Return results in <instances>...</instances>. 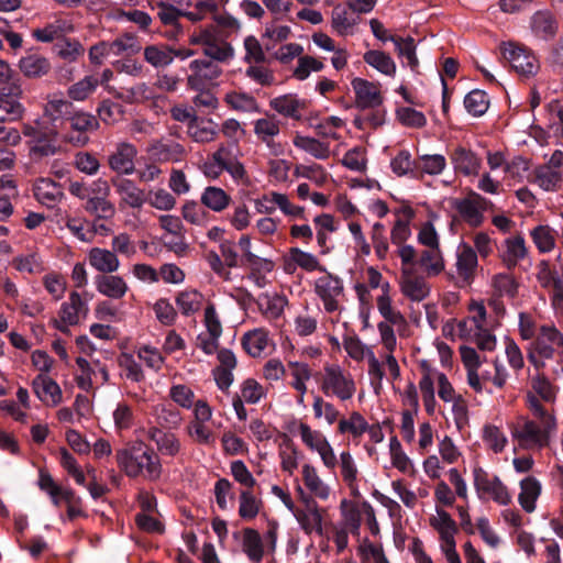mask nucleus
Returning <instances> with one entry per match:
<instances>
[{"instance_id":"nucleus-1","label":"nucleus","mask_w":563,"mask_h":563,"mask_svg":"<svg viewBox=\"0 0 563 563\" xmlns=\"http://www.w3.org/2000/svg\"><path fill=\"white\" fill-rule=\"evenodd\" d=\"M525 405L528 413L519 415L509 427L514 443L526 451L550 448L558 431L554 410L547 408L532 393H527Z\"/></svg>"},{"instance_id":"nucleus-2","label":"nucleus","mask_w":563,"mask_h":563,"mask_svg":"<svg viewBox=\"0 0 563 563\" xmlns=\"http://www.w3.org/2000/svg\"><path fill=\"white\" fill-rule=\"evenodd\" d=\"M118 467L129 477L157 482L163 475L161 456L143 442H135L115 451Z\"/></svg>"},{"instance_id":"nucleus-3","label":"nucleus","mask_w":563,"mask_h":563,"mask_svg":"<svg viewBox=\"0 0 563 563\" xmlns=\"http://www.w3.org/2000/svg\"><path fill=\"white\" fill-rule=\"evenodd\" d=\"M554 358L563 371V332L553 323L542 324L528 349V361L536 371H542L547 361Z\"/></svg>"},{"instance_id":"nucleus-4","label":"nucleus","mask_w":563,"mask_h":563,"mask_svg":"<svg viewBox=\"0 0 563 563\" xmlns=\"http://www.w3.org/2000/svg\"><path fill=\"white\" fill-rule=\"evenodd\" d=\"M321 393L344 402L351 400L356 393L353 375L339 364H325L319 379Z\"/></svg>"},{"instance_id":"nucleus-5","label":"nucleus","mask_w":563,"mask_h":563,"mask_svg":"<svg viewBox=\"0 0 563 563\" xmlns=\"http://www.w3.org/2000/svg\"><path fill=\"white\" fill-rule=\"evenodd\" d=\"M429 526L439 536V548L446 563H462L456 550L455 536L459 526L452 516L441 507H435V514L430 516Z\"/></svg>"},{"instance_id":"nucleus-6","label":"nucleus","mask_w":563,"mask_h":563,"mask_svg":"<svg viewBox=\"0 0 563 563\" xmlns=\"http://www.w3.org/2000/svg\"><path fill=\"white\" fill-rule=\"evenodd\" d=\"M289 431L299 437L305 448L317 453L324 467H332L335 462V451L325 434L302 420H295Z\"/></svg>"},{"instance_id":"nucleus-7","label":"nucleus","mask_w":563,"mask_h":563,"mask_svg":"<svg viewBox=\"0 0 563 563\" xmlns=\"http://www.w3.org/2000/svg\"><path fill=\"white\" fill-rule=\"evenodd\" d=\"M189 42L202 46L203 54L216 62H227L234 55L233 47L219 36L214 24L195 29L189 36Z\"/></svg>"},{"instance_id":"nucleus-8","label":"nucleus","mask_w":563,"mask_h":563,"mask_svg":"<svg viewBox=\"0 0 563 563\" xmlns=\"http://www.w3.org/2000/svg\"><path fill=\"white\" fill-rule=\"evenodd\" d=\"M377 310L384 319L377 323L384 352L394 353L397 347V338L394 327L400 332L401 329L408 325V322L401 311L394 307V303H389L387 298L379 300Z\"/></svg>"},{"instance_id":"nucleus-9","label":"nucleus","mask_w":563,"mask_h":563,"mask_svg":"<svg viewBox=\"0 0 563 563\" xmlns=\"http://www.w3.org/2000/svg\"><path fill=\"white\" fill-rule=\"evenodd\" d=\"M473 479L478 498L490 499L500 506H508L511 503V493L499 476L481 466H475L473 468Z\"/></svg>"},{"instance_id":"nucleus-10","label":"nucleus","mask_w":563,"mask_h":563,"mask_svg":"<svg viewBox=\"0 0 563 563\" xmlns=\"http://www.w3.org/2000/svg\"><path fill=\"white\" fill-rule=\"evenodd\" d=\"M367 374L369 385L376 395L383 390L384 378L390 383L399 380L401 377V369L397 358L393 352H382L379 355H371L367 363Z\"/></svg>"},{"instance_id":"nucleus-11","label":"nucleus","mask_w":563,"mask_h":563,"mask_svg":"<svg viewBox=\"0 0 563 563\" xmlns=\"http://www.w3.org/2000/svg\"><path fill=\"white\" fill-rule=\"evenodd\" d=\"M323 273L314 279L313 291L321 300L324 311L332 313L341 309L344 298V284L339 276L329 273L327 269Z\"/></svg>"},{"instance_id":"nucleus-12","label":"nucleus","mask_w":563,"mask_h":563,"mask_svg":"<svg viewBox=\"0 0 563 563\" xmlns=\"http://www.w3.org/2000/svg\"><path fill=\"white\" fill-rule=\"evenodd\" d=\"M194 418L186 427L188 437L199 445L213 446L216 443V433L208 426L211 420L213 410L206 399H199Z\"/></svg>"},{"instance_id":"nucleus-13","label":"nucleus","mask_w":563,"mask_h":563,"mask_svg":"<svg viewBox=\"0 0 563 563\" xmlns=\"http://www.w3.org/2000/svg\"><path fill=\"white\" fill-rule=\"evenodd\" d=\"M490 202L479 194L471 190L464 198H456L452 207L459 214L462 222L470 228H479L485 221V211Z\"/></svg>"},{"instance_id":"nucleus-14","label":"nucleus","mask_w":563,"mask_h":563,"mask_svg":"<svg viewBox=\"0 0 563 563\" xmlns=\"http://www.w3.org/2000/svg\"><path fill=\"white\" fill-rule=\"evenodd\" d=\"M296 490L300 495L301 501L305 503V508H297L295 506L294 510L290 511L294 514L300 528L306 534L317 533L320 537L323 536L322 522L325 509L311 499L301 486H297Z\"/></svg>"},{"instance_id":"nucleus-15","label":"nucleus","mask_w":563,"mask_h":563,"mask_svg":"<svg viewBox=\"0 0 563 563\" xmlns=\"http://www.w3.org/2000/svg\"><path fill=\"white\" fill-rule=\"evenodd\" d=\"M336 467L342 483L349 489L350 496L360 498L362 496L361 485L362 483H366V481L362 475L353 454L346 450L341 451L339 455L335 454V462L333 466L325 468L330 472H334Z\"/></svg>"},{"instance_id":"nucleus-16","label":"nucleus","mask_w":563,"mask_h":563,"mask_svg":"<svg viewBox=\"0 0 563 563\" xmlns=\"http://www.w3.org/2000/svg\"><path fill=\"white\" fill-rule=\"evenodd\" d=\"M89 308L87 301L77 291H71L68 300L63 302L56 318L52 319V324L60 332H68L70 327L77 325L88 314Z\"/></svg>"},{"instance_id":"nucleus-17","label":"nucleus","mask_w":563,"mask_h":563,"mask_svg":"<svg viewBox=\"0 0 563 563\" xmlns=\"http://www.w3.org/2000/svg\"><path fill=\"white\" fill-rule=\"evenodd\" d=\"M253 132L256 139L266 145L274 156L283 155L285 146L278 141L282 131V121L275 115L266 113L265 117L253 122Z\"/></svg>"},{"instance_id":"nucleus-18","label":"nucleus","mask_w":563,"mask_h":563,"mask_svg":"<svg viewBox=\"0 0 563 563\" xmlns=\"http://www.w3.org/2000/svg\"><path fill=\"white\" fill-rule=\"evenodd\" d=\"M501 52L515 71L520 76L528 78L538 73L540 68L539 60L527 47L509 42L503 44Z\"/></svg>"},{"instance_id":"nucleus-19","label":"nucleus","mask_w":563,"mask_h":563,"mask_svg":"<svg viewBox=\"0 0 563 563\" xmlns=\"http://www.w3.org/2000/svg\"><path fill=\"white\" fill-rule=\"evenodd\" d=\"M563 180V152L556 150L549 162L534 169V183L545 191H555Z\"/></svg>"},{"instance_id":"nucleus-20","label":"nucleus","mask_w":563,"mask_h":563,"mask_svg":"<svg viewBox=\"0 0 563 563\" xmlns=\"http://www.w3.org/2000/svg\"><path fill=\"white\" fill-rule=\"evenodd\" d=\"M22 134L30 139V154L37 158L53 156L58 151L54 140L40 128L38 122L23 123Z\"/></svg>"},{"instance_id":"nucleus-21","label":"nucleus","mask_w":563,"mask_h":563,"mask_svg":"<svg viewBox=\"0 0 563 563\" xmlns=\"http://www.w3.org/2000/svg\"><path fill=\"white\" fill-rule=\"evenodd\" d=\"M351 86L355 93V104L357 108L374 109L382 106L384 97L379 82L356 77L351 81Z\"/></svg>"},{"instance_id":"nucleus-22","label":"nucleus","mask_w":563,"mask_h":563,"mask_svg":"<svg viewBox=\"0 0 563 563\" xmlns=\"http://www.w3.org/2000/svg\"><path fill=\"white\" fill-rule=\"evenodd\" d=\"M421 376L418 383V388L421 394L422 404L428 416H434L438 401L435 398V387L438 388L439 369L432 367L428 362L423 361L420 364Z\"/></svg>"},{"instance_id":"nucleus-23","label":"nucleus","mask_w":563,"mask_h":563,"mask_svg":"<svg viewBox=\"0 0 563 563\" xmlns=\"http://www.w3.org/2000/svg\"><path fill=\"white\" fill-rule=\"evenodd\" d=\"M137 148L130 142H119L108 156V166L118 175H132L135 172Z\"/></svg>"},{"instance_id":"nucleus-24","label":"nucleus","mask_w":563,"mask_h":563,"mask_svg":"<svg viewBox=\"0 0 563 563\" xmlns=\"http://www.w3.org/2000/svg\"><path fill=\"white\" fill-rule=\"evenodd\" d=\"M190 74L187 77V85L192 90H200L221 75V68L216 60L201 58L189 64Z\"/></svg>"},{"instance_id":"nucleus-25","label":"nucleus","mask_w":563,"mask_h":563,"mask_svg":"<svg viewBox=\"0 0 563 563\" xmlns=\"http://www.w3.org/2000/svg\"><path fill=\"white\" fill-rule=\"evenodd\" d=\"M150 156L159 163H179L188 154L185 145L170 139L154 140L147 147Z\"/></svg>"},{"instance_id":"nucleus-26","label":"nucleus","mask_w":563,"mask_h":563,"mask_svg":"<svg viewBox=\"0 0 563 563\" xmlns=\"http://www.w3.org/2000/svg\"><path fill=\"white\" fill-rule=\"evenodd\" d=\"M23 95L21 84L0 87V117L9 121H19L24 117L25 108L20 102Z\"/></svg>"},{"instance_id":"nucleus-27","label":"nucleus","mask_w":563,"mask_h":563,"mask_svg":"<svg viewBox=\"0 0 563 563\" xmlns=\"http://www.w3.org/2000/svg\"><path fill=\"white\" fill-rule=\"evenodd\" d=\"M75 32L74 19L70 14L57 15L43 27L32 31V36L42 43H51L60 40L67 34Z\"/></svg>"},{"instance_id":"nucleus-28","label":"nucleus","mask_w":563,"mask_h":563,"mask_svg":"<svg viewBox=\"0 0 563 563\" xmlns=\"http://www.w3.org/2000/svg\"><path fill=\"white\" fill-rule=\"evenodd\" d=\"M146 437L155 444V452L158 455L176 457L181 452V442L174 432L164 430L158 426H150L146 430Z\"/></svg>"},{"instance_id":"nucleus-29","label":"nucleus","mask_w":563,"mask_h":563,"mask_svg":"<svg viewBox=\"0 0 563 563\" xmlns=\"http://www.w3.org/2000/svg\"><path fill=\"white\" fill-rule=\"evenodd\" d=\"M211 155L222 172H227L236 184H249L250 179L244 165L228 146L221 144Z\"/></svg>"},{"instance_id":"nucleus-30","label":"nucleus","mask_w":563,"mask_h":563,"mask_svg":"<svg viewBox=\"0 0 563 563\" xmlns=\"http://www.w3.org/2000/svg\"><path fill=\"white\" fill-rule=\"evenodd\" d=\"M451 164L456 174L476 177L482 168V158L471 148L456 146L450 154Z\"/></svg>"},{"instance_id":"nucleus-31","label":"nucleus","mask_w":563,"mask_h":563,"mask_svg":"<svg viewBox=\"0 0 563 563\" xmlns=\"http://www.w3.org/2000/svg\"><path fill=\"white\" fill-rule=\"evenodd\" d=\"M301 479L307 494L311 499L317 498L325 501L332 495L331 486L321 477L318 468L311 463H305L301 466Z\"/></svg>"},{"instance_id":"nucleus-32","label":"nucleus","mask_w":563,"mask_h":563,"mask_svg":"<svg viewBox=\"0 0 563 563\" xmlns=\"http://www.w3.org/2000/svg\"><path fill=\"white\" fill-rule=\"evenodd\" d=\"M68 121L71 130L79 133L77 136L68 139V141L76 146H85L89 141V137L85 134L99 129L98 119L93 114L85 111L71 113L68 117Z\"/></svg>"},{"instance_id":"nucleus-33","label":"nucleus","mask_w":563,"mask_h":563,"mask_svg":"<svg viewBox=\"0 0 563 563\" xmlns=\"http://www.w3.org/2000/svg\"><path fill=\"white\" fill-rule=\"evenodd\" d=\"M32 389L45 406L55 407L62 402V389L48 375L38 374L35 376L32 380Z\"/></svg>"},{"instance_id":"nucleus-34","label":"nucleus","mask_w":563,"mask_h":563,"mask_svg":"<svg viewBox=\"0 0 563 563\" xmlns=\"http://www.w3.org/2000/svg\"><path fill=\"white\" fill-rule=\"evenodd\" d=\"M542 483L533 475H527L519 482L518 504L527 514L537 509V503L542 494Z\"/></svg>"},{"instance_id":"nucleus-35","label":"nucleus","mask_w":563,"mask_h":563,"mask_svg":"<svg viewBox=\"0 0 563 563\" xmlns=\"http://www.w3.org/2000/svg\"><path fill=\"white\" fill-rule=\"evenodd\" d=\"M527 255L526 241L519 234L505 239L499 249V258L508 269L515 268Z\"/></svg>"},{"instance_id":"nucleus-36","label":"nucleus","mask_w":563,"mask_h":563,"mask_svg":"<svg viewBox=\"0 0 563 563\" xmlns=\"http://www.w3.org/2000/svg\"><path fill=\"white\" fill-rule=\"evenodd\" d=\"M32 190L35 199L47 208L57 206L64 198L62 185L51 178L36 179Z\"/></svg>"},{"instance_id":"nucleus-37","label":"nucleus","mask_w":563,"mask_h":563,"mask_svg":"<svg viewBox=\"0 0 563 563\" xmlns=\"http://www.w3.org/2000/svg\"><path fill=\"white\" fill-rule=\"evenodd\" d=\"M112 185L120 197L121 206L139 209L146 201L144 190L139 188L131 179L117 177L112 179Z\"/></svg>"},{"instance_id":"nucleus-38","label":"nucleus","mask_w":563,"mask_h":563,"mask_svg":"<svg viewBox=\"0 0 563 563\" xmlns=\"http://www.w3.org/2000/svg\"><path fill=\"white\" fill-rule=\"evenodd\" d=\"M233 538L241 541V550L251 562H262L264 556V545L258 531L253 528H244L240 532H234Z\"/></svg>"},{"instance_id":"nucleus-39","label":"nucleus","mask_w":563,"mask_h":563,"mask_svg":"<svg viewBox=\"0 0 563 563\" xmlns=\"http://www.w3.org/2000/svg\"><path fill=\"white\" fill-rule=\"evenodd\" d=\"M306 107V101L294 93L282 95L269 101V108L272 110L292 120H300Z\"/></svg>"},{"instance_id":"nucleus-40","label":"nucleus","mask_w":563,"mask_h":563,"mask_svg":"<svg viewBox=\"0 0 563 563\" xmlns=\"http://www.w3.org/2000/svg\"><path fill=\"white\" fill-rule=\"evenodd\" d=\"M18 68L24 77L38 79L51 71L52 64L46 56L38 53H30L20 58Z\"/></svg>"},{"instance_id":"nucleus-41","label":"nucleus","mask_w":563,"mask_h":563,"mask_svg":"<svg viewBox=\"0 0 563 563\" xmlns=\"http://www.w3.org/2000/svg\"><path fill=\"white\" fill-rule=\"evenodd\" d=\"M460 354L462 363L466 369V379L468 386L475 393H482L484 387L481 383V377L478 374V368L482 364L478 353L471 346L462 345L460 347Z\"/></svg>"},{"instance_id":"nucleus-42","label":"nucleus","mask_w":563,"mask_h":563,"mask_svg":"<svg viewBox=\"0 0 563 563\" xmlns=\"http://www.w3.org/2000/svg\"><path fill=\"white\" fill-rule=\"evenodd\" d=\"M400 290L406 298L417 302L422 301L430 294V287L426 279L412 275L406 268H402Z\"/></svg>"},{"instance_id":"nucleus-43","label":"nucleus","mask_w":563,"mask_h":563,"mask_svg":"<svg viewBox=\"0 0 563 563\" xmlns=\"http://www.w3.org/2000/svg\"><path fill=\"white\" fill-rule=\"evenodd\" d=\"M89 265L101 275L112 274L120 267L117 254L110 250L92 247L87 255Z\"/></svg>"},{"instance_id":"nucleus-44","label":"nucleus","mask_w":563,"mask_h":563,"mask_svg":"<svg viewBox=\"0 0 563 563\" xmlns=\"http://www.w3.org/2000/svg\"><path fill=\"white\" fill-rule=\"evenodd\" d=\"M95 285L99 294L111 299H121L129 290V286L123 277L113 275V273L98 275L95 279Z\"/></svg>"},{"instance_id":"nucleus-45","label":"nucleus","mask_w":563,"mask_h":563,"mask_svg":"<svg viewBox=\"0 0 563 563\" xmlns=\"http://www.w3.org/2000/svg\"><path fill=\"white\" fill-rule=\"evenodd\" d=\"M532 33L542 40H551L555 36L559 25L555 16L549 10H540L530 19Z\"/></svg>"},{"instance_id":"nucleus-46","label":"nucleus","mask_w":563,"mask_h":563,"mask_svg":"<svg viewBox=\"0 0 563 563\" xmlns=\"http://www.w3.org/2000/svg\"><path fill=\"white\" fill-rule=\"evenodd\" d=\"M456 272L464 280H470L477 268L478 257L475 250L462 242L456 249Z\"/></svg>"},{"instance_id":"nucleus-47","label":"nucleus","mask_w":563,"mask_h":563,"mask_svg":"<svg viewBox=\"0 0 563 563\" xmlns=\"http://www.w3.org/2000/svg\"><path fill=\"white\" fill-rule=\"evenodd\" d=\"M288 303L287 297L278 294L263 295L257 301L262 316L269 322L278 321L283 317Z\"/></svg>"},{"instance_id":"nucleus-48","label":"nucleus","mask_w":563,"mask_h":563,"mask_svg":"<svg viewBox=\"0 0 563 563\" xmlns=\"http://www.w3.org/2000/svg\"><path fill=\"white\" fill-rule=\"evenodd\" d=\"M218 124L211 119H194V122L187 125V134L197 143H211L218 137Z\"/></svg>"},{"instance_id":"nucleus-49","label":"nucleus","mask_w":563,"mask_h":563,"mask_svg":"<svg viewBox=\"0 0 563 563\" xmlns=\"http://www.w3.org/2000/svg\"><path fill=\"white\" fill-rule=\"evenodd\" d=\"M468 310L472 314L457 324L460 335L487 328V311L482 301H472L468 306Z\"/></svg>"},{"instance_id":"nucleus-50","label":"nucleus","mask_w":563,"mask_h":563,"mask_svg":"<svg viewBox=\"0 0 563 563\" xmlns=\"http://www.w3.org/2000/svg\"><path fill=\"white\" fill-rule=\"evenodd\" d=\"M446 158L442 154H422L416 158V176H438L446 168Z\"/></svg>"},{"instance_id":"nucleus-51","label":"nucleus","mask_w":563,"mask_h":563,"mask_svg":"<svg viewBox=\"0 0 563 563\" xmlns=\"http://www.w3.org/2000/svg\"><path fill=\"white\" fill-rule=\"evenodd\" d=\"M292 143L295 147L310 154L316 159L324 161L331 155L330 144L327 141L297 134Z\"/></svg>"},{"instance_id":"nucleus-52","label":"nucleus","mask_w":563,"mask_h":563,"mask_svg":"<svg viewBox=\"0 0 563 563\" xmlns=\"http://www.w3.org/2000/svg\"><path fill=\"white\" fill-rule=\"evenodd\" d=\"M367 430V421L358 411H352L347 417H341L338 422V433L349 434L356 441L360 440Z\"/></svg>"},{"instance_id":"nucleus-53","label":"nucleus","mask_w":563,"mask_h":563,"mask_svg":"<svg viewBox=\"0 0 563 563\" xmlns=\"http://www.w3.org/2000/svg\"><path fill=\"white\" fill-rule=\"evenodd\" d=\"M269 342L268 331L263 328L247 331L242 338V345L252 357L261 356L269 345Z\"/></svg>"},{"instance_id":"nucleus-54","label":"nucleus","mask_w":563,"mask_h":563,"mask_svg":"<svg viewBox=\"0 0 563 563\" xmlns=\"http://www.w3.org/2000/svg\"><path fill=\"white\" fill-rule=\"evenodd\" d=\"M143 57L154 68H164L174 62V48L166 44H152L143 49Z\"/></svg>"},{"instance_id":"nucleus-55","label":"nucleus","mask_w":563,"mask_h":563,"mask_svg":"<svg viewBox=\"0 0 563 563\" xmlns=\"http://www.w3.org/2000/svg\"><path fill=\"white\" fill-rule=\"evenodd\" d=\"M340 514L342 521L340 525L350 529L352 534H358L362 523V504L358 505L355 501L343 499L340 504Z\"/></svg>"},{"instance_id":"nucleus-56","label":"nucleus","mask_w":563,"mask_h":563,"mask_svg":"<svg viewBox=\"0 0 563 563\" xmlns=\"http://www.w3.org/2000/svg\"><path fill=\"white\" fill-rule=\"evenodd\" d=\"M364 62L380 74L394 77L396 75V63L391 56L384 51L371 49L364 53Z\"/></svg>"},{"instance_id":"nucleus-57","label":"nucleus","mask_w":563,"mask_h":563,"mask_svg":"<svg viewBox=\"0 0 563 563\" xmlns=\"http://www.w3.org/2000/svg\"><path fill=\"white\" fill-rule=\"evenodd\" d=\"M402 218H398L390 231V240L395 245L405 244L411 236L410 221L415 217V211L411 207H404L400 210Z\"/></svg>"},{"instance_id":"nucleus-58","label":"nucleus","mask_w":563,"mask_h":563,"mask_svg":"<svg viewBox=\"0 0 563 563\" xmlns=\"http://www.w3.org/2000/svg\"><path fill=\"white\" fill-rule=\"evenodd\" d=\"M12 265L23 274L37 275L45 271V262L37 251L15 256Z\"/></svg>"},{"instance_id":"nucleus-59","label":"nucleus","mask_w":563,"mask_h":563,"mask_svg":"<svg viewBox=\"0 0 563 563\" xmlns=\"http://www.w3.org/2000/svg\"><path fill=\"white\" fill-rule=\"evenodd\" d=\"M225 104L238 112L254 113L260 112L257 100L246 92L229 91L223 98Z\"/></svg>"},{"instance_id":"nucleus-60","label":"nucleus","mask_w":563,"mask_h":563,"mask_svg":"<svg viewBox=\"0 0 563 563\" xmlns=\"http://www.w3.org/2000/svg\"><path fill=\"white\" fill-rule=\"evenodd\" d=\"M76 365L79 372L75 375V382L81 390L89 393L93 389L95 382L100 384V375L88 360L78 356Z\"/></svg>"},{"instance_id":"nucleus-61","label":"nucleus","mask_w":563,"mask_h":563,"mask_svg":"<svg viewBox=\"0 0 563 563\" xmlns=\"http://www.w3.org/2000/svg\"><path fill=\"white\" fill-rule=\"evenodd\" d=\"M389 41L394 43L398 57L406 60L404 64L416 71L419 67V60L416 55L415 40L411 36H390Z\"/></svg>"},{"instance_id":"nucleus-62","label":"nucleus","mask_w":563,"mask_h":563,"mask_svg":"<svg viewBox=\"0 0 563 563\" xmlns=\"http://www.w3.org/2000/svg\"><path fill=\"white\" fill-rule=\"evenodd\" d=\"M200 201L208 209L221 212L229 207L231 197L222 188L209 186L201 194Z\"/></svg>"},{"instance_id":"nucleus-63","label":"nucleus","mask_w":563,"mask_h":563,"mask_svg":"<svg viewBox=\"0 0 563 563\" xmlns=\"http://www.w3.org/2000/svg\"><path fill=\"white\" fill-rule=\"evenodd\" d=\"M312 410L314 419L324 420L328 426L338 423L341 418V412L336 406L320 395L313 396Z\"/></svg>"},{"instance_id":"nucleus-64","label":"nucleus","mask_w":563,"mask_h":563,"mask_svg":"<svg viewBox=\"0 0 563 563\" xmlns=\"http://www.w3.org/2000/svg\"><path fill=\"white\" fill-rule=\"evenodd\" d=\"M168 397L178 407L186 410L192 409V412H195V408H197V404L200 399L196 398V394L192 388L186 384L172 385L168 390Z\"/></svg>"}]
</instances>
